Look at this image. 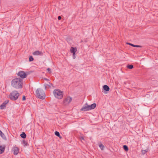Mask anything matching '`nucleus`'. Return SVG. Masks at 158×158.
<instances>
[{"instance_id":"nucleus-14","label":"nucleus","mask_w":158,"mask_h":158,"mask_svg":"<svg viewBox=\"0 0 158 158\" xmlns=\"http://www.w3.org/2000/svg\"><path fill=\"white\" fill-rule=\"evenodd\" d=\"M5 145L0 146V154L3 153L5 151Z\"/></svg>"},{"instance_id":"nucleus-28","label":"nucleus","mask_w":158,"mask_h":158,"mask_svg":"<svg viewBox=\"0 0 158 158\" xmlns=\"http://www.w3.org/2000/svg\"><path fill=\"white\" fill-rule=\"evenodd\" d=\"M61 19V17L60 16H58V20H60V19Z\"/></svg>"},{"instance_id":"nucleus-31","label":"nucleus","mask_w":158,"mask_h":158,"mask_svg":"<svg viewBox=\"0 0 158 158\" xmlns=\"http://www.w3.org/2000/svg\"><path fill=\"white\" fill-rule=\"evenodd\" d=\"M44 80H46V81H49V80L47 78H44Z\"/></svg>"},{"instance_id":"nucleus-33","label":"nucleus","mask_w":158,"mask_h":158,"mask_svg":"<svg viewBox=\"0 0 158 158\" xmlns=\"http://www.w3.org/2000/svg\"><path fill=\"white\" fill-rule=\"evenodd\" d=\"M81 42H83V41H82V40H81Z\"/></svg>"},{"instance_id":"nucleus-10","label":"nucleus","mask_w":158,"mask_h":158,"mask_svg":"<svg viewBox=\"0 0 158 158\" xmlns=\"http://www.w3.org/2000/svg\"><path fill=\"white\" fill-rule=\"evenodd\" d=\"M32 54L34 55H39V56H43V53L41 51H36L34 52Z\"/></svg>"},{"instance_id":"nucleus-3","label":"nucleus","mask_w":158,"mask_h":158,"mask_svg":"<svg viewBox=\"0 0 158 158\" xmlns=\"http://www.w3.org/2000/svg\"><path fill=\"white\" fill-rule=\"evenodd\" d=\"M53 93L55 97L58 99H61L63 97V91L60 90V89H54L53 91Z\"/></svg>"},{"instance_id":"nucleus-2","label":"nucleus","mask_w":158,"mask_h":158,"mask_svg":"<svg viewBox=\"0 0 158 158\" xmlns=\"http://www.w3.org/2000/svg\"><path fill=\"white\" fill-rule=\"evenodd\" d=\"M36 97L40 99H44L45 98V95L44 92L42 89L38 88L35 91Z\"/></svg>"},{"instance_id":"nucleus-11","label":"nucleus","mask_w":158,"mask_h":158,"mask_svg":"<svg viewBox=\"0 0 158 158\" xmlns=\"http://www.w3.org/2000/svg\"><path fill=\"white\" fill-rule=\"evenodd\" d=\"M14 151V155H17L19 152V149L17 147H14L13 148Z\"/></svg>"},{"instance_id":"nucleus-24","label":"nucleus","mask_w":158,"mask_h":158,"mask_svg":"<svg viewBox=\"0 0 158 158\" xmlns=\"http://www.w3.org/2000/svg\"><path fill=\"white\" fill-rule=\"evenodd\" d=\"M34 58L32 56H30L29 57V61L30 62L32 61L33 60Z\"/></svg>"},{"instance_id":"nucleus-17","label":"nucleus","mask_w":158,"mask_h":158,"mask_svg":"<svg viewBox=\"0 0 158 158\" xmlns=\"http://www.w3.org/2000/svg\"><path fill=\"white\" fill-rule=\"evenodd\" d=\"M22 144L24 145V146H27L28 145L27 142L24 140H23L22 142Z\"/></svg>"},{"instance_id":"nucleus-13","label":"nucleus","mask_w":158,"mask_h":158,"mask_svg":"<svg viewBox=\"0 0 158 158\" xmlns=\"http://www.w3.org/2000/svg\"><path fill=\"white\" fill-rule=\"evenodd\" d=\"M89 108L90 110H93L95 108L96 106V104L94 103L91 105H89Z\"/></svg>"},{"instance_id":"nucleus-20","label":"nucleus","mask_w":158,"mask_h":158,"mask_svg":"<svg viewBox=\"0 0 158 158\" xmlns=\"http://www.w3.org/2000/svg\"><path fill=\"white\" fill-rule=\"evenodd\" d=\"M123 148L126 151H127L129 149L127 146L126 145H124L123 146Z\"/></svg>"},{"instance_id":"nucleus-1","label":"nucleus","mask_w":158,"mask_h":158,"mask_svg":"<svg viewBox=\"0 0 158 158\" xmlns=\"http://www.w3.org/2000/svg\"><path fill=\"white\" fill-rule=\"evenodd\" d=\"M11 85L16 89L22 88L23 85V79L20 78H15L13 79L11 81Z\"/></svg>"},{"instance_id":"nucleus-18","label":"nucleus","mask_w":158,"mask_h":158,"mask_svg":"<svg viewBox=\"0 0 158 158\" xmlns=\"http://www.w3.org/2000/svg\"><path fill=\"white\" fill-rule=\"evenodd\" d=\"M49 84H45L44 85L45 89H46L47 86H49V87H51V86L52 85V84L49 82Z\"/></svg>"},{"instance_id":"nucleus-25","label":"nucleus","mask_w":158,"mask_h":158,"mask_svg":"<svg viewBox=\"0 0 158 158\" xmlns=\"http://www.w3.org/2000/svg\"><path fill=\"white\" fill-rule=\"evenodd\" d=\"M55 135H56V136H60V133L59 132L57 131H56L55 132Z\"/></svg>"},{"instance_id":"nucleus-8","label":"nucleus","mask_w":158,"mask_h":158,"mask_svg":"<svg viewBox=\"0 0 158 158\" xmlns=\"http://www.w3.org/2000/svg\"><path fill=\"white\" fill-rule=\"evenodd\" d=\"M9 100H7L5 101L0 106V109H4L6 106L7 104L9 103Z\"/></svg>"},{"instance_id":"nucleus-29","label":"nucleus","mask_w":158,"mask_h":158,"mask_svg":"<svg viewBox=\"0 0 158 158\" xmlns=\"http://www.w3.org/2000/svg\"><path fill=\"white\" fill-rule=\"evenodd\" d=\"M73 59H75V54H74L73 55Z\"/></svg>"},{"instance_id":"nucleus-5","label":"nucleus","mask_w":158,"mask_h":158,"mask_svg":"<svg viewBox=\"0 0 158 158\" xmlns=\"http://www.w3.org/2000/svg\"><path fill=\"white\" fill-rule=\"evenodd\" d=\"M72 98L70 96H67L65 98L63 101V104L64 105H68L71 102Z\"/></svg>"},{"instance_id":"nucleus-21","label":"nucleus","mask_w":158,"mask_h":158,"mask_svg":"<svg viewBox=\"0 0 158 158\" xmlns=\"http://www.w3.org/2000/svg\"><path fill=\"white\" fill-rule=\"evenodd\" d=\"M127 68L130 69H132L134 68L133 65L128 64L127 66Z\"/></svg>"},{"instance_id":"nucleus-19","label":"nucleus","mask_w":158,"mask_h":158,"mask_svg":"<svg viewBox=\"0 0 158 158\" xmlns=\"http://www.w3.org/2000/svg\"><path fill=\"white\" fill-rule=\"evenodd\" d=\"M99 147L102 150H103L104 148V145L102 143H100L99 144Z\"/></svg>"},{"instance_id":"nucleus-23","label":"nucleus","mask_w":158,"mask_h":158,"mask_svg":"<svg viewBox=\"0 0 158 158\" xmlns=\"http://www.w3.org/2000/svg\"><path fill=\"white\" fill-rule=\"evenodd\" d=\"M148 149H146L145 150H142V152L143 154H145L148 151Z\"/></svg>"},{"instance_id":"nucleus-12","label":"nucleus","mask_w":158,"mask_h":158,"mask_svg":"<svg viewBox=\"0 0 158 158\" xmlns=\"http://www.w3.org/2000/svg\"><path fill=\"white\" fill-rule=\"evenodd\" d=\"M77 51V48L75 47H71L70 48V52L71 53L73 54V55L75 54V53Z\"/></svg>"},{"instance_id":"nucleus-9","label":"nucleus","mask_w":158,"mask_h":158,"mask_svg":"<svg viewBox=\"0 0 158 158\" xmlns=\"http://www.w3.org/2000/svg\"><path fill=\"white\" fill-rule=\"evenodd\" d=\"M103 89L104 90L103 91V93L105 94H106L107 92L109 90L110 88L107 85H105L103 86Z\"/></svg>"},{"instance_id":"nucleus-26","label":"nucleus","mask_w":158,"mask_h":158,"mask_svg":"<svg viewBox=\"0 0 158 158\" xmlns=\"http://www.w3.org/2000/svg\"><path fill=\"white\" fill-rule=\"evenodd\" d=\"M47 70L48 71L49 73H51V70L49 68H48L47 69Z\"/></svg>"},{"instance_id":"nucleus-22","label":"nucleus","mask_w":158,"mask_h":158,"mask_svg":"<svg viewBox=\"0 0 158 158\" xmlns=\"http://www.w3.org/2000/svg\"><path fill=\"white\" fill-rule=\"evenodd\" d=\"M0 135L2 138H4L5 137L4 134L0 130Z\"/></svg>"},{"instance_id":"nucleus-15","label":"nucleus","mask_w":158,"mask_h":158,"mask_svg":"<svg viewBox=\"0 0 158 158\" xmlns=\"http://www.w3.org/2000/svg\"><path fill=\"white\" fill-rule=\"evenodd\" d=\"M127 44H129L132 47H135L140 48V47H141V46L138 45H134L133 44H131L130 43H127Z\"/></svg>"},{"instance_id":"nucleus-4","label":"nucleus","mask_w":158,"mask_h":158,"mask_svg":"<svg viewBox=\"0 0 158 158\" xmlns=\"http://www.w3.org/2000/svg\"><path fill=\"white\" fill-rule=\"evenodd\" d=\"M19 95V93L17 91L14 90L10 93L9 97L11 100L15 101L18 99Z\"/></svg>"},{"instance_id":"nucleus-6","label":"nucleus","mask_w":158,"mask_h":158,"mask_svg":"<svg viewBox=\"0 0 158 158\" xmlns=\"http://www.w3.org/2000/svg\"><path fill=\"white\" fill-rule=\"evenodd\" d=\"M28 73V72L26 73L23 71H20L18 73L17 75L22 79L26 77Z\"/></svg>"},{"instance_id":"nucleus-32","label":"nucleus","mask_w":158,"mask_h":158,"mask_svg":"<svg viewBox=\"0 0 158 158\" xmlns=\"http://www.w3.org/2000/svg\"><path fill=\"white\" fill-rule=\"evenodd\" d=\"M58 137H59L61 139L62 138V136L60 135V136H58Z\"/></svg>"},{"instance_id":"nucleus-7","label":"nucleus","mask_w":158,"mask_h":158,"mask_svg":"<svg viewBox=\"0 0 158 158\" xmlns=\"http://www.w3.org/2000/svg\"><path fill=\"white\" fill-rule=\"evenodd\" d=\"M89 106V105L87 103H86L81 109L80 110L84 111H86L90 110Z\"/></svg>"},{"instance_id":"nucleus-16","label":"nucleus","mask_w":158,"mask_h":158,"mask_svg":"<svg viewBox=\"0 0 158 158\" xmlns=\"http://www.w3.org/2000/svg\"><path fill=\"white\" fill-rule=\"evenodd\" d=\"M20 136L23 139H25L26 137V135L24 132H23L20 135Z\"/></svg>"},{"instance_id":"nucleus-30","label":"nucleus","mask_w":158,"mask_h":158,"mask_svg":"<svg viewBox=\"0 0 158 158\" xmlns=\"http://www.w3.org/2000/svg\"><path fill=\"white\" fill-rule=\"evenodd\" d=\"M81 140H85V139L83 137H81Z\"/></svg>"},{"instance_id":"nucleus-27","label":"nucleus","mask_w":158,"mask_h":158,"mask_svg":"<svg viewBox=\"0 0 158 158\" xmlns=\"http://www.w3.org/2000/svg\"><path fill=\"white\" fill-rule=\"evenodd\" d=\"M22 100L23 101H24L26 100V97L24 96H23L22 98Z\"/></svg>"}]
</instances>
